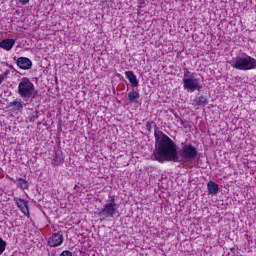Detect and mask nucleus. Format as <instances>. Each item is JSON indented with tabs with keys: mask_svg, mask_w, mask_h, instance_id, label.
<instances>
[{
	"mask_svg": "<svg viewBox=\"0 0 256 256\" xmlns=\"http://www.w3.org/2000/svg\"><path fill=\"white\" fill-rule=\"evenodd\" d=\"M183 88L188 93H193L194 91H201L203 85H201V79L197 78V73H191L187 68L184 69L183 78Z\"/></svg>",
	"mask_w": 256,
	"mask_h": 256,
	"instance_id": "nucleus-3",
	"label": "nucleus"
},
{
	"mask_svg": "<svg viewBox=\"0 0 256 256\" xmlns=\"http://www.w3.org/2000/svg\"><path fill=\"white\" fill-rule=\"evenodd\" d=\"M125 76L128 81H130L132 87H139V81L137 80V76L135 75V73H133V71H126Z\"/></svg>",
	"mask_w": 256,
	"mask_h": 256,
	"instance_id": "nucleus-12",
	"label": "nucleus"
},
{
	"mask_svg": "<svg viewBox=\"0 0 256 256\" xmlns=\"http://www.w3.org/2000/svg\"><path fill=\"white\" fill-rule=\"evenodd\" d=\"M207 189H208L209 195H211L212 197H216V195L219 193V184L213 181H209L207 183Z\"/></svg>",
	"mask_w": 256,
	"mask_h": 256,
	"instance_id": "nucleus-11",
	"label": "nucleus"
},
{
	"mask_svg": "<svg viewBox=\"0 0 256 256\" xmlns=\"http://www.w3.org/2000/svg\"><path fill=\"white\" fill-rule=\"evenodd\" d=\"M59 163H63V154L61 151H56L53 158V165H59Z\"/></svg>",
	"mask_w": 256,
	"mask_h": 256,
	"instance_id": "nucleus-15",
	"label": "nucleus"
},
{
	"mask_svg": "<svg viewBox=\"0 0 256 256\" xmlns=\"http://www.w3.org/2000/svg\"><path fill=\"white\" fill-rule=\"evenodd\" d=\"M155 149L151 155L152 161L165 163V161H174V163H181L183 158L179 156L177 151V144L167 134L161 130H155Z\"/></svg>",
	"mask_w": 256,
	"mask_h": 256,
	"instance_id": "nucleus-1",
	"label": "nucleus"
},
{
	"mask_svg": "<svg viewBox=\"0 0 256 256\" xmlns=\"http://www.w3.org/2000/svg\"><path fill=\"white\" fill-rule=\"evenodd\" d=\"M9 73V70H6L2 74H0V85L3 83V81H5V79H7Z\"/></svg>",
	"mask_w": 256,
	"mask_h": 256,
	"instance_id": "nucleus-18",
	"label": "nucleus"
},
{
	"mask_svg": "<svg viewBox=\"0 0 256 256\" xmlns=\"http://www.w3.org/2000/svg\"><path fill=\"white\" fill-rule=\"evenodd\" d=\"M146 129H147V131L151 132V129H153V122H147Z\"/></svg>",
	"mask_w": 256,
	"mask_h": 256,
	"instance_id": "nucleus-20",
	"label": "nucleus"
},
{
	"mask_svg": "<svg viewBox=\"0 0 256 256\" xmlns=\"http://www.w3.org/2000/svg\"><path fill=\"white\" fill-rule=\"evenodd\" d=\"M194 103L198 107H205V106H207L209 104V100H207V97L202 95V96L196 97L194 99Z\"/></svg>",
	"mask_w": 256,
	"mask_h": 256,
	"instance_id": "nucleus-14",
	"label": "nucleus"
},
{
	"mask_svg": "<svg viewBox=\"0 0 256 256\" xmlns=\"http://www.w3.org/2000/svg\"><path fill=\"white\" fill-rule=\"evenodd\" d=\"M99 217H115L117 215V203L115 197H112L110 202L106 203L101 211L98 213Z\"/></svg>",
	"mask_w": 256,
	"mask_h": 256,
	"instance_id": "nucleus-5",
	"label": "nucleus"
},
{
	"mask_svg": "<svg viewBox=\"0 0 256 256\" xmlns=\"http://www.w3.org/2000/svg\"><path fill=\"white\" fill-rule=\"evenodd\" d=\"M18 185L21 189H29V182L23 178L18 179Z\"/></svg>",
	"mask_w": 256,
	"mask_h": 256,
	"instance_id": "nucleus-16",
	"label": "nucleus"
},
{
	"mask_svg": "<svg viewBox=\"0 0 256 256\" xmlns=\"http://www.w3.org/2000/svg\"><path fill=\"white\" fill-rule=\"evenodd\" d=\"M138 1H143V0H138Z\"/></svg>",
	"mask_w": 256,
	"mask_h": 256,
	"instance_id": "nucleus-24",
	"label": "nucleus"
},
{
	"mask_svg": "<svg viewBox=\"0 0 256 256\" xmlns=\"http://www.w3.org/2000/svg\"><path fill=\"white\" fill-rule=\"evenodd\" d=\"M15 46V39L13 38H6L0 42L1 49H4L5 51H11L13 47Z\"/></svg>",
	"mask_w": 256,
	"mask_h": 256,
	"instance_id": "nucleus-10",
	"label": "nucleus"
},
{
	"mask_svg": "<svg viewBox=\"0 0 256 256\" xmlns=\"http://www.w3.org/2000/svg\"><path fill=\"white\" fill-rule=\"evenodd\" d=\"M14 203L17 205L18 209L22 211L24 215H29V203L25 199L14 198Z\"/></svg>",
	"mask_w": 256,
	"mask_h": 256,
	"instance_id": "nucleus-8",
	"label": "nucleus"
},
{
	"mask_svg": "<svg viewBox=\"0 0 256 256\" xmlns=\"http://www.w3.org/2000/svg\"><path fill=\"white\" fill-rule=\"evenodd\" d=\"M6 67H8L9 69H12V73H19V71H17L15 69V67H13V65L9 64V63H6Z\"/></svg>",
	"mask_w": 256,
	"mask_h": 256,
	"instance_id": "nucleus-19",
	"label": "nucleus"
},
{
	"mask_svg": "<svg viewBox=\"0 0 256 256\" xmlns=\"http://www.w3.org/2000/svg\"><path fill=\"white\" fill-rule=\"evenodd\" d=\"M181 125H185V121L184 120H181Z\"/></svg>",
	"mask_w": 256,
	"mask_h": 256,
	"instance_id": "nucleus-23",
	"label": "nucleus"
},
{
	"mask_svg": "<svg viewBox=\"0 0 256 256\" xmlns=\"http://www.w3.org/2000/svg\"><path fill=\"white\" fill-rule=\"evenodd\" d=\"M63 241H65V237L61 233H53L48 239V246L49 247H60L63 245Z\"/></svg>",
	"mask_w": 256,
	"mask_h": 256,
	"instance_id": "nucleus-6",
	"label": "nucleus"
},
{
	"mask_svg": "<svg viewBox=\"0 0 256 256\" xmlns=\"http://www.w3.org/2000/svg\"><path fill=\"white\" fill-rule=\"evenodd\" d=\"M21 5H27L30 0H18Z\"/></svg>",
	"mask_w": 256,
	"mask_h": 256,
	"instance_id": "nucleus-21",
	"label": "nucleus"
},
{
	"mask_svg": "<svg viewBox=\"0 0 256 256\" xmlns=\"http://www.w3.org/2000/svg\"><path fill=\"white\" fill-rule=\"evenodd\" d=\"M7 247V242L0 237V255H3L5 248Z\"/></svg>",
	"mask_w": 256,
	"mask_h": 256,
	"instance_id": "nucleus-17",
	"label": "nucleus"
},
{
	"mask_svg": "<svg viewBox=\"0 0 256 256\" xmlns=\"http://www.w3.org/2000/svg\"><path fill=\"white\" fill-rule=\"evenodd\" d=\"M231 253L235 255V253H239L238 249L235 247L230 248Z\"/></svg>",
	"mask_w": 256,
	"mask_h": 256,
	"instance_id": "nucleus-22",
	"label": "nucleus"
},
{
	"mask_svg": "<svg viewBox=\"0 0 256 256\" xmlns=\"http://www.w3.org/2000/svg\"><path fill=\"white\" fill-rule=\"evenodd\" d=\"M16 65L17 67H19V69H22L23 71H29V69L33 67V62L27 57H19L16 60Z\"/></svg>",
	"mask_w": 256,
	"mask_h": 256,
	"instance_id": "nucleus-7",
	"label": "nucleus"
},
{
	"mask_svg": "<svg viewBox=\"0 0 256 256\" xmlns=\"http://www.w3.org/2000/svg\"><path fill=\"white\" fill-rule=\"evenodd\" d=\"M140 97H141V95H139V92H137L135 90H131L128 93V101H129V103H138Z\"/></svg>",
	"mask_w": 256,
	"mask_h": 256,
	"instance_id": "nucleus-13",
	"label": "nucleus"
},
{
	"mask_svg": "<svg viewBox=\"0 0 256 256\" xmlns=\"http://www.w3.org/2000/svg\"><path fill=\"white\" fill-rule=\"evenodd\" d=\"M25 100H22V98H16L12 102L8 103V107H11L14 109V111H23L24 107L27 106V104L24 102Z\"/></svg>",
	"mask_w": 256,
	"mask_h": 256,
	"instance_id": "nucleus-9",
	"label": "nucleus"
},
{
	"mask_svg": "<svg viewBox=\"0 0 256 256\" xmlns=\"http://www.w3.org/2000/svg\"><path fill=\"white\" fill-rule=\"evenodd\" d=\"M17 93L23 101L27 103V101H31V99H35L37 95V90H35V84L31 82V80L27 77H23L20 79L18 84Z\"/></svg>",
	"mask_w": 256,
	"mask_h": 256,
	"instance_id": "nucleus-2",
	"label": "nucleus"
},
{
	"mask_svg": "<svg viewBox=\"0 0 256 256\" xmlns=\"http://www.w3.org/2000/svg\"><path fill=\"white\" fill-rule=\"evenodd\" d=\"M199 155L197 147L193 146L191 143L182 142L181 143V157L184 161H195Z\"/></svg>",
	"mask_w": 256,
	"mask_h": 256,
	"instance_id": "nucleus-4",
	"label": "nucleus"
}]
</instances>
